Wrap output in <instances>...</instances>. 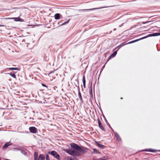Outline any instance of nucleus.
<instances>
[{
  "label": "nucleus",
  "mask_w": 160,
  "mask_h": 160,
  "mask_svg": "<svg viewBox=\"0 0 160 160\" xmlns=\"http://www.w3.org/2000/svg\"><path fill=\"white\" fill-rule=\"evenodd\" d=\"M69 21V20L67 22H63L62 24H61V25H64L66 24L67 23H68V22Z\"/></svg>",
  "instance_id": "nucleus-25"
},
{
  "label": "nucleus",
  "mask_w": 160,
  "mask_h": 160,
  "mask_svg": "<svg viewBox=\"0 0 160 160\" xmlns=\"http://www.w3.org/2000/svg\"><path fill=\"white\" fill-rule=\"evenodd\" d=\"M109 7H110V6L104 7H102V8H92V9H81V10H80V11H90V10H93L101 9V8H106Z\"/></svg>",
  "instance_id": "nucleus-6"
},
{
  "label": "nucleus",
  "mask_w": 160,
  "mask_h": 160,
  "mask_svg": "<svg viewBox=\"0 0 160 160\" xmlns=\"http://www.w3.org/2000/svg\"><path fill=\"white\" fill-rule=\"evenodd\" d=\"M98 122L99 128L102 130H104V128H103L102 124L101 123L99 119L98 118Z\"/></svg>",
  "instance_id": "nucleus-7"
},
{
  "label": "nucleus",
  "mask_w": 160,
  "mask_h": 160,
  "mask_svg": "<svg viewBox=\"0 0 160 160\" xmlns=\"http://www.w3.org/2000/svg\"><path fill=\"white\" fill-rule=\"evenodd\" d=\"M148 151H149V152H154L156 151V150H155L150 149V150H148Z\"/></svg>",
  "instance_id": "nucleus-24"
},
{
  "label": "nucleus",
  "mask_w": 160,
  "mask_h": 160,
  "mask_svg": "<svg viewBox=\"0 0 160 160\" xmlns=\"http://www.w3.org/2000/svg\"><path fill=\"white\" fill-rule=\"evenodd\" d=\"M42 86L43 87H47V86H46L44 84H42Z\"/></svg>",
  "instance_id": "nucleus-28"
},
{
  "label": "nucleus",
  "mask_w": 160,
  "mask_h": 160,
  "mask_svg": "<svg viewBox=\"0 0 160 160\" xmlns=\"http://www.w3.org/2000/svg\"><path fill=\"white\" fill-rule=\"evenodd\" d=\"M64 160H72V159L71 157H67L64 158Z\"/></svg>",
  "instance_id": "nucleus-21"
},
{
  "label": "nucleus",
  "mask_w": 160,
  "mask_h": 160,
  "mask_svg": "<svg viewBox=\"0 0 160 160\" xmlns=\"http://www.w3.org/2000/svg\"><path fill=\"white\" fill-rule=\"evenodd\" d=\"M92 160H100L99 159L93 158Z\"/></svg>",
  "instance_id": "nucleus-29"
},
{
  "label": "nucleus",
  "mask_w": 160,
  "mask_h": 160,
  "mask_svg": "<svg viewBox=\"0 0 160 160\" xmlns=\"http://www.w3.org/2000/svg\"><path fill=\"white\" fill-rule=\"evenodd\" d=\"M116 30V29H114V30Z\"/></svg>",
  "instance_id": "nucleus-32"
},
{
  "label": "nucleus",
  "mask_w": 160,
  "mask_h": 160,
  "mask_svg": "<svg viewBox=\"0 0 160 160\" xmlns=\"http://www.w3.org/2000/svg\"><path fill=\"white\" fill-rule=\"evenodd\" d=\"M60 14L59 13H56L55 15V18L56 20L60 18Z\"/></svg>",
  "instance_id": "nucleus-11"
},
{
  "label": "nucleus",
  "mask_w": 160,
  "mask_h": 160,
  "mask_svg": "<svg viewBox=\"0 0 160 160\" xmlns=\"http://www.w3.org/2000/svg\"><path fill=\"white\" fill-rule=\"evenodd\" d=\"M38 152H35L34 153V160H36L38 158Z\"/></svg>",
  "instance_id": "nucleus-12"
},
{
  "label": "nucleus",
  "mask_w": 160,
  "mask_h": 160,
  "mask_svg": "<svg viewBox=\"0 0 160 160\" xmlns=\"http://www.w3.org/2000/svg\"><path fill=\"white\" fill-rule=\"evenodd\" d=\"M116 138L117 140L118 141H121V139L120 137L119 136V135L117 133H116L115 135Z\"/></svg>",
  "instance_id": "nucleus-13"
},
{
  "label": "nucleus",
  "mask_w": 160,
  "mask_h": 160,
  "mask_svg": "<svg viewBox=\"0 0 160 160\" xmlns=\"http://www.w3.org/2000/svg\"><path fill=\"white\" fill-rule=\"evenodd\" d=\"M78 94V97H79V99H80V100H81L82 101V98L81 94V92L80 91H79Z\"/></svg>",
  "instance_id": "nucleus-16"
},
{
  "label": "nucleus",
  "mask_w": 160,
  "mask_h": 160,
  "mask_svg": "<svg viewBox=\"0 0 160 160\" xmlns=\"http://www.w3.org/2000/svg\"><path fill=\"white\" fill-rule=\"evenodd\" d=\"M11 76L13 78H16V75L14 73H9Z\"/></svg>",
  "instance_id": "nucleus-19"
},
{
  "label": "nucleus",
  "mask_w": 160,
  "mask_h": 160,
  "mask_svg": "<svg viewBox=\"0 0 160 160\" xmlns=\"http://www.w3.org/2000/svg\"><path fill=\"white\" fill-rule=\"evenodd\" d=\"M96 143L97 145V146H98L99 147L103 149V148H104L105 147V146H104L103 145H102L100 144H99V143H98V142H96Z\"/></svg>",
  "instance_id": "nucleus-9"
},
{
  "label": "nucleus",
  "mask_w": 160,
  "mask_h": 160,
  "mask_svg": "<svg viewBox=\"0 0 160 160\" xmlns=\"http://www.w3.org/2000/svg\"><path fill=\"white\" fill-rule=\"evenodd\" d=\"M122 98H122V97H121V99H122Z\"/></svg>",
  "instance_id": "nucleus-31"
},
{
  "label": "nucleus",
  "mask_w": 160,
  "mask_h": 160,
  "mask_svg": "<svg viewBox=\"0 0 160 160\" xmlns=\"http://www.w3.org/2000/svg\"><path fill=\"white\" fill-rule=\"evenodd\" d=\"M139 41V39H137V40H135L132 41L130 42H129L128 43H129V44L135 42H136Z\"/></svg>",
  "instance_id": "nucleus-18"
},
{
  "label": "nucleus",
  "mask_w": 160,
  "mask_h": 160,
  "mask_svg": "<svg viewBox=\"0 0 160 160\" xmlns=\"http://www.w3.org/2000/svg\"><path fill=\"white\" fill-rule=\"evenodd\" d=\"M93 150L94 153H98V151L97 150V149H96L94 148V149H93Z\"/></svg>",
  "instance_id": "nucleus-26"
},
{
  "label": "nucleus",
  "mask_w": 160,
  "mask_h": 160,
  "mask_svg": "<svg viewBox=\"0 0 160 160\" xmlns=\"http://www.w3.org/2000/svg\"><path fill=\"white\" fill-rule=\"evenodd\" d=\"M4 25L0 24V27H4Z\"/></svg>",
  "instance_id": "nucleus-30"
},
{
  "label": "nucleus",
  "mask_w": 160,
  "mask_h": 160,
  "mask_svg": "<svg viewBox=\"0 0 160 160\" xmlns=\"http://www.w3.org/2000/svg\"><path fill=\"white\" fill-rule=\"evenodd\" d=\"M82 81H83V87L84 88H86V87H85V80L84 76H83V77Z\"/></svg>",
  "instance_id": "nucleus-15"
},
{
  "label": "nucleus",
  "mask_w": 160,
  "mask_h": 160,
  "mask_svg": "<svg viewBox=\"0 0 160 160\" xmlns=\"http://www.w3.org/2000/svg\"><path fill=\"white\" fill-rule=\"evenodd\" d=\"M48 153L49 154L53 156L55 158L57 159L58 160H60V156L55 151H52L51 152H48Z\"/></svg>",
  "instance_id": "nucleus-2"
},
{
  "label": "nucleus",
  "mask_w": 160,
  "mask_h": 160,
  "mask_svg": "<svg viewBox=\"0 0 160 160\" xmlns=\"http://www.w3.org/2000/svg\"><path fill=\"white\" fill-rule=\"evenodd\" d=\"M159 35H160V33H155L149 34V36H150V37L156 36Z\"/></svg>",
  "instance_id": "nucleus-8"
},
{
  "label": "nucleus",
  "mask_w": 160,
  "mask_h": 160,
  "mask_svg": "<svg viewBox=\"0 0 160 160\" xmlns=\"http://www.w3.org/2000/svg\"><path fill=\"white\" fill-rule=\"evenodd\" d=\"M117 53V51H115L109 57V59H110L111 58H113L114 57Z\"/></svg>",
  "instance_id": "nucleus-10"
},
{
  "label": "nucleus",
  "mask_w": 160,
  "mask_h": 160,
  "mask_svg": "<svg viewBox=\"0 0 160 160\" xmlns=\"http://www.w3.org/2000/svg\"><path fill=\"white\" fill-rule=\"evenodd\" d=\"M9 69L10 70H19L17 68H9Z\"/></svg>",
  "instance_id": "nucleus-17"
},
{
  "label": "nucleus",
  "mask_w": 160,
  "mask_h": 160,
  "mask_svg": "<svg viewBox=\"0 0 160 160\" xmlns=\"http://www.w3.org/2000/svg\"><path fill=\"white\" fill-rule=\"evenodd\" d=\"M12 143L10 142H6L3 146L2 149L5 150L8 146L12 145Z\"/></svg>",
  "instance_id": "nucleus-5"
},
{
  "label": "nucleus",
  "mask_w": 160,
  "mask_h": 160,
  "mask_svg": "<svg viewBox=\"0 0 160 160\" xmlns=\"http://www.w3.org/2000/svg\"><path fill=\"white\" fill-rule=\"evenodd\" d=\"M2 19H14V21H21V20H22L20 18H2Z\"/></svg>",
  "instance_id": "nucleus-4"
},
{
  "label": "nucleus",
  "mask_w": 160,
  "mask_h": 160,
  "mask_svg": "<svg viewBox=\"0 0 160 160\" xmlns=\"http://www.w3.org/2000/svg\"><path fill=\"white\" fill-rule=\"evenodd\" d=\"M29 129L31 132L33 133H36L38 132L37 128L34 127H30Z\"/></svg>",
  "instance_id": "nucleus-3"
},
{
  "label": "nucleus",
  "mask_w": 160,
  "mask_h": 160,
  "mask_svg": "<svg viewBox=\"0 0 160 160\" xmlns=\"http://www.w3.org/2000/svg\"><path fill=\"white\" fill-rule=\"evenodd\" d=\"M108 157L107 156H105L103 157L99 158L100 160H106L108 159Z\"/></svg>",
  "instance_id": "nucleus-14"
},
{
  "label": "nucleus",
  "mask_w": 160,
  "mask_h": 160,
  "mask_svg": "<svg viewBox=\"0 0 160 160\" xmlns=\"http://www.w3.org/2000/svg\"><path fill=\"white\" fill-rule=\"evenodd\" d=\"M46 160H50L49 156L48 155H47L46 156Z\"/></svg>",
  "instance_id": "nucleus-22"
},
{
  "label": "nucleus",
  "mask_w": 160,
  "mask_h": 160,
  "mask_svg": "<svg viewBox=\"0 0 160 160\" xmlns=\"http://www.w3.org/2000/svg\"><path fill=\"white\" fill-rule=\"evenodd\" d=\"M151 21H149V22H143L142 23L143 24H145V23H147L148 22H151Z\"/></svg>",
  "instance_id": "nucleus-27"
},
{
  "label": "nucleus",
  "mask_w": 160,
  "mask_h": 160,
  "mask_svg": "<svg viewBox=\"0 0 160 160\" xmlns=\"http://www.w3.org/2000/svg\"><path fill=\"white\" fill-rule=\"evenodd\" d=\"M150 37V36H149V35H147V36H145L144 37H142V38H140V39H139V40H142V39H144L147 38H148V37Z\"/></svg>",
  "instance_id": "nucleus-20"
},
{
  "label": "nucleus",
  "mask_w": 160,
  "mask_h": 160,
  "mask_svg": "<svg viewBox=\"0 0 160 160\" xmlns=\"http://www.w3.org/2000/svg\"><path fill=\"white\" fill-rule=\"evenodd\" d=\"M70 145L71 147L74 149H68L66 151V152L74 156H80L87 152L88 150V149L86 148H81L75 143H72Z\"/></svg>",
  "instance_id": "nucleus-1"
},
{
  "label": "nucleus",
  "mask_w": 160,
  "mask_h": 160,
  "mask_svg": "<svg viewBox=\"0 0 160 160\" xmlns=\"http://www.w3.org/2000/svg\"><path fill=\"white\" fill-rule=\"evenodd\" d=\"M21 153L24 155H26V152L25 151L22 150L21 151Z\"/></svg>",
  "instance_id": "nucleus-23"
}]
</instances>
